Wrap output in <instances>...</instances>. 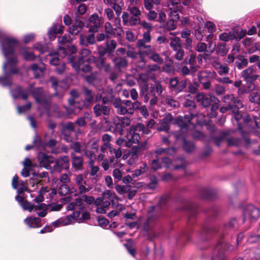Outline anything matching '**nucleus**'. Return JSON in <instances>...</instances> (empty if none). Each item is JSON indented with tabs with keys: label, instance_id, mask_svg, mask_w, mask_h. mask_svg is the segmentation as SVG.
Instances as JSON below:
<instances>
[{
	"label": "nucleus",
	"instance_id": "774afa93",
	"mask_svg": "<svg viewBox=\"0 0 260 260\" xmlns=\"http://www.w3.org/2000/svg\"><path fill=\"white\" fill-rule=\"evenodd\" d=\"M179 81L177 77H175L171 78L169 81L170 88L175 91L177 87Z\"/></svg>",
	"mask_w": 260,
	"mask_h": 260
},
{
	"label": "nucleus",
	"instance_id": "09e8293b",
	"mask_svg": "<svg viewBox=\"0 0 260 260\" xmlns=\"http://www.w3.org/2000/svg\"><path fill=\"white\" fill-rule=\"evenodd\" d=\"M187 80H181L179 81L175 91L179 93L183 91L187 86Z\"/></svg>",
	"mask_w": 260,
	"mask_h": 260
},
{
	"label": "nucleus",
	"instance_id": "f257e3e1",
	"mask_svg": "<svg viewBox=\"0 0 260 260\" xmlns=\"http://www.w3.org/2000/svg\"><path fill=\"white\" fill-rule=\"evenodd\" d=\"M238 227V222L236 218H232L229 222L224 224L220 229L212 225L205 224L202 227L200 233V238L202 240H208L213 234L220 233L223 236L228 234L230 232L234 231Z\"/></svg>",
	"mask_w": 260,
	"mask_h": 260
},
{
	"label": "nucleus",
	"instance_id": "aec40b11",
	"mask_svg": "<svg viewBox=\"0 0 260 260\" xmlns=\"http://www.w3.org/2000/svg\"><path fill=\"white\" fill-rule=\"evenodd\" d=\"M72 167L76 171L82 170L83 169V159L82 156H77L75 153L71 154Z\"/></svg>",
	"mask_w": 260,
	"mask_h": 260
},
{
	"label": "nucleus",
	"instance_id": "dca6fc26",
	"mask_svg": "<svg viewBox=\"0 0 260 260\" xmlns=\"http://www.w3.org/2000/svg\"><path fill=\"white\" fill-rule=\"evenodd\" d=\"M82 91L84 95V100L83 101L91 107L95 102V92L86 86L83 87Z\"/></svg>",
	"mask_w": 260,
	"mask_h": 260
},
{
	"label": "nucleus",
	"instance_id": "c03bdc74",
	"mask_svg": "<svg viewBox=\"0 0 260 260\" xmlns=\"http://www.w3.org/2000/svg\"><path fill=\"white\" fill-rule=\"evenodd\" d=\"M218 104H219V103L216 102V103H215V102H213L212 104V105H211V107H210L211 112L209 114V116H210V118L215 117L217 116V113L216 112V110L218 108Z\"/></svg>",
	"mask_w": 260,
	"mask_h": 260
},
{
	"label": "nucleus",
	"instance_id": "79ce46f5",
	"mask_svg": "<svg viewBox=\"0 0 260 260\" xmlns=\"http://www.w3.org/2000/svg\"><path fill=\"white\" fill-rule=\"evenodd\" d=\"M175 123L177 124L180 128H187L188 126V124H187V122L185 121L183 116H178L175 119Z\"/></svg>",
	"mask_w": 260,
	"mask_h": 260
},
{
	"label": "nucleus",
	"instance_id": "1a4fd4ad",
	"mask_svg": "<svg viewBox=\"0 0 260 260\" xmlns=\"http://www.w3.org/2000/svg\"><path fill=\"white\" fill-rule=\"evenodd\" d=\"M103 22V18L99 17L97 13H94L89 17L88 20L85 23V27L89 28V32L95 33L99 31Z\"/></svg>",
	"mask_w": 260,
	"mask_h": 260
},
{
	"label": "nucleus",
	"instance_id": "e433bc0d",
	"mask_svg": "<svg viewBox=\"0 0 260 260\" xmlns=\"http://www.w3.org/2000/svg\"><path fill=\"white\" fill-rule=\"evenodd\" d=\"M148 57L150 59L159 64H162L164 63V59L160 57L159 54L155 52H154V53H153Z\"/></svg>",
	"mask_w": 260,
	"mask_h": 260
},
{
	"label": "nucleus",
	"instance_id": "f8f14e48",
	"mask_svg": "<svg viewBox=\"0 0 260 260\" xmlns=\"http://www.w3.org/2000/svg\"><path fill=\"white\" fill-rule=\"evenodd\" d=\"M113 64L114 68L119 73H122L123 69H126L128 65V61L126 56H114L109 57Z\"/></svg>",
	"mask_w": 260,
	"mask_h": 260
},
{
	"label": "nucleus",
	"instance_id": "c85d7f7f",
	"mask_svg": "<svg viewBox=\"0 0 260 260\" xmlns=\"http://www.w3.org/2000/svg\"><path fill=\"white\" fill-rule=\"evenodd\" d=\"M117 47V42L114 40H111L106 41V47L108 49L109 52V57H112L114 55V51Z\"/></svg>",
	"mask_w": 260,
	"mask_h": 260
},
{
	"label": "nucleus",
	"instance_id": "ddd939ff",
	"mask_svg": "<svg viewBox=\"0 0 260 260\" xmlns=\"http://www.w3.org/2000/svg\"><path fill=\"white\" fill-rule=\"evenodd\" d=\"M70 167V158L68 156H61L55 161L53 167L54 171L61 172L63 170H68Z\"/></svg>",
	"mask_w": 260,
	"mask_h": 260
},
{
	"label": "nucleus",
	"instance_id": "a18cd8bd",
	"mask_svg": "<svg viewBox=\"0 0 260 260\" xmlns=\"http://www.w3.org/2000/svg\"><path fill=\"white\" fill-rule=\"evenodd\" d=\"M247 241L251 244L260 242V235L250 233L248 234Z\"/></svg>",
	"mask_w": 260,
	"mask_h": 260
},
{
	"label": "nucleus",
	"instance_id": "e2e57ef3",
	"mask_svg": "<svg viewBox=\"0 0 260 260\" xmlns=\"http://www.w3.org/2000/svg\"><path fill=\"white\" fill-rule=\"evenodd\" d=\"M116 144L120 146H125L127 147H130L131 146V142L121 138H119L117 140Z\"/></svg>",
	"mask_w": 260,
	"mask_h": 260
},
{
	"label": "nucleus",
	"instance_id": "4d7b16f0",
	"mask_svg": "<svg viewBox=\"0 0 260 260\" xmlns=\"http://www.w3.org/2000/svg\"><path fill=\"white\" fill-rule=\"evenodd\" d=\"M109 51L106 47L100 46L98 47V53L99 57H105L104 55L108 54V56L109 57Z\"/></svg>",
	"mask_w": 260,
	"mask_h": 260
},
{
	"label": "nucleus",
	"instance_id": "c756f323",
	"mask_svg": "<svg viewBox=\"0 0 260 260\" xmlns=\"http://www.w3.org/2000/svg\"><path fill=\"white\" fill-rule=\"evenodd\" d=\"M229 105H231L232 112L238 111L239 109L242 108L243 107V105L241 100L238 98H234L233 102Z\"/></svg>",
	"mask_w": 260,
	"mask_h": 260
},
{
	"label": "nucleus",
	"instance_id": "20e7f679",
	"mask_svg": "<svg viewBox=\"0 0 260 260\" xmlns=\"http://www.w3.org/2000/svg\"><path fill=\"white\" fill-rule=\"evenodd\" d=\"M11 57L6 58L7 61L4 64L3 68L6 77L0 76V84L3 86H11L12 83L9 78L11 75H16L19 73V70L17 68L18 62L16 56L12 55Z\"/></svg>",
	"mask_w": 260,
	"mask_h": 260
},
{
	"label": "nucleus",
	"instance_id": "de8ad7c7",
	"mask_svg": "<svg viewBox=\"0 0 260 260\" xmlns=\"http://www.w3.org/2000/svg\"><path fill=\"white\" fill-rule=\"evenodd\" d=\"M91 107L90 106L83 100H81L80 102H77V104L75 106V108L78 109L79 111H81L83 109H89Z\"/></svg>",
	"mask_w": 260,
	"mask_h": 260
},
{
	"label": "nucleus",
	"instance_id": "0e129e2a",
	"mask_svg": "<svg viewBox=\"0 0 260 260\" xmlns=\"http://www.w3.org/2000/svg\"><path fill=\"white\" fill-rule=\"evenodd\" d=\"M125 247L129 253L133 256L135 257L136 255V249L134 248L132 243H127L125 245Z\"/></svg>",
	"mask_w": 260,
	"mask_h": 260
},
{
	"label": "nucleus",
	"instance_id": "6e6d98bb",
	"mask_svg": "<svg viewBox=\"0 0 260 260\" xmlns=\"http://www.w3.org/2000/svg\"><path fill=\"white\" fill-rule=\"evenodd\" d=\"M128 10L131 16H140L141 12L138 7L133 6L128 8Z\"/></svg>",
	"mask_w": 260,
	"mask_h": 260
},
{
	"label": "nucleus",
	"instance_id": "f3484780",
	"mask_svg": "<svg viewBox=\"0 0 260 260\" xmlns=\"http://www.w3.org/2000/svg\"><path fill=\"white\" fill-rule=\"evenodd\" d=\"M199 196L202 199L213 200L217 197V191L214 188H204L200 191Z\"/></svg>",
	"mask_w": 260,
	"mask_h": 260
},
{
	"label": "nucleus",
	"instance_id": "473e14b6",
	"mask_svg": "<svg viewBox=\"0 0 260 260\" xmlns=\"http://www.w3.org/2000/svg\"><path fill=\"white\" fill-rule=\"evenodd\" d=\"M149 86L147 84H144L141 86L140 95L144 98L145 102H147L149 100L148 96Z\"/></svg>",
	"mask_w": 260,
	"mask_h": 260
},
{
	"label": "nucleus",
	"instance_id": "338daca9",
	"mask_svg": "<svg viewBox=\"0 0 260 260\" xmlns=\"http://www.w3.org/2000/svg\"><path fill=\"white\" fill-rule=\"evenodd\" d=\"M212 148L209 146H207L205 148L204 150L202 151L201 156L203 158L208 157L211 155V154L212 153Z\"/></svg>",
	"mask_w": 260,
	"mask_h": 260
},
{
	"label": "nucleus",
	"instance_id": "2eb2a0df",
	"mask_svg": "<svg viewBox=\"0 0 260 260\" xmlns=\"http://www.w3.org/2000/svg\"><path fill=\"white\" fill-rule=\"evenodd\" d=\"M64 27L62 25L54 24L50 27L48 31V36L51 41L54 40L57 34H62L63 32Z\"/></svg>",
	"mask_w": 260,
	"mask_h": 260
},
{
	"label": "nucleus",
	"instance_id": "864d4df0",
	"mask_svg": "<svg viewBox=\"0 0 260 260\" xmlns=\"http://www.w3.org/2000/svg\"><path fill=\"white\" fill-rule=\"evenodd\" d=\"M114 127L113 131H115L116 133H118L120 135H122L124 127L123 126L120 121L118 120L117 122H114Z\"/></svg>",
	"mask_w": 260,
	"mask_h": 260
},
{
	"label": "nucleus",
	"instance_id": "6ab92c4d",
	"mask_svg": "<svg viewBox=\"0 0 260 260\" xmlns=\"http://www.w3.org/2000/svg\"><path fill=\"white\" fill-rule=\"evenodd\" d=\"M85 23L81 20L75 18L74 20L73 25L69 27L70 33L73 36H77L79 34L81 29L85 27Z\"/></svg>",
	"mask_w": 260,
	"mask_h": 260
},
{
	"label": "nucleus",
	"instance_id": "bf43d9fd",
	"mask_svg": "<svg viewBox=\"0 0 260 260\" xmlns=\"http://www.w3.org/2000/svg\"><path fill=\"white\" fill-rule=\"evenodd\" d=\"M21 206L24 210H28L31 212L34 209V205H32L30 202L27 200H24L21 204Z\"/></svg>",
	"mask_w": 260,
	"mask_h": 260
},
{
	"label": "nucleus",
	"instance_id": "7c9ffc66",
	"mask_svg": "<svg viewBox=\"0 0 260 260\" xmlns=\"http://www.w3.org/2000/svg\"><path fill=\"white\" fill-rule=\"evenodd\" d=\"M144 50H140L139 53L140 57H145V56H150L154 52H155V49L151 47L150 45L145 46L143 48Z\"/></svg>",
	"mask_w": 260,
	"mask_h": 260
},
{
	"label": "nucleus",
	"instance_id": "9b49d317",
	"mask_svg": "<svg viewBox=\"0 0 260 260\" xmlns=\"http://www.w3.org/2000/svg\"><path fill=\"white\" fill-rule=\"evenodd\" d=\"M198 102L200 103L204 108L209 107L213 102L219 103V100L215 96L212 94H207L203 93H198L196 95Z\"/></svg>",
	"mask_w": 260,
	"mask_h": 260
},
{
	"label": "nucleus",
	"instance_id": "5701e85b",
	"mask_svg": "<svg viewBox=\"0 0 260 260\" xmlns=\"http://www.w3.org/2000/svg\"><path fill=\"white\" fill-rule=\"evenodd\" d=\"M236 59L235 63L238 69L241 70L247 66L248 60L243 55H238L236 56Z\"/></svg>",
	"mask_w": 260,
	"mask_h": 260
},
{
	"label": "nucleus",
	"instance_id": "ea45409f",
	"mask_svg": "<svg viewBox=\"0 0 260 260\" xmlns=\"http://www.w3.org/2000/svg\"><path fill=\"white\" fill-rule=\"evenodd\" d=\"M131 188L130 185H117L115 189L118 193L120 194H123L126 193L129 189Z\"/></svg>",
	"mask_w": 260,
	"mask_h": 260
},
{
	"label": "nucleus",
	"instance_id": "49530a36",
	"mask_svg": "<svg viewBox=\"0 0 260 260\" xmlns=\"http://www.w3.org/2000/svg\"><path fill=\"white\" fill-rule=\"evenodd\" d=\"M116 196L114 192L110 190H107L105 191L102 194V197H103V199H108L109 200L112 201L115 198H116Z\"/></svg>",
	"mask_w": 260,
	"mask_h": 260
},
{
	"label": "nucleus",
	"instance_id": "58836bf2",
	"mask_svg": "<svg viewBox=\"0 0 260 260\" xmlns=\"http://www.w3.org/2000/svg\"><path fill=\"white\" fill-rule=\"evenodd\" d=\"M33 143L38 148H44L46 147V143L44 142L38 135H36L33 140Z\"/></svg>",
	"mask_w": 260,
	"mask_h": 260
},
{
	"label": "nucleus",
	"instance_id": "b1692460",
	"mask_svg": "<svg viewBox=\"0 0 260 260\" xmlns=\"http://www.w3.org/2000/svg\"><path fill=\"white\" fill-rule=\"evenodd\" d=\"M89 60L94 63L98 69L101 70L104 68L106 62L105 57H96L94 56H90Z\"/></svg>",
	"mask_w": 260,
	"mask_h": 260
},
{
	"label": "nucleus",
	"instance_id": "6e6552de",
	"mask_svg": "<svg viewBox=\"0 0 260 260\" xmlns=\"http://www.w3.org/2000/svg\"><path fill=\"white\" fill-rule=\"evenodd\" d=\"M30 92L36 102L42 105L46 110L48 116L49 115V110L51 106L50 100H48L43 92L42 87H36L31 90Z\"/></svg>",
	"mask_w": 260,
	"mask_h": 260
},
{
	"label": "nucleus",
	"instance_id": "393cba45",
	"mask_svg": "<svg viewBox=\"0 0 260 260\" xmlns=\"http://www.w3.org/2000/svg\"><path fill=\"white\" fill-rule=\"evenodd\" d=\"M182 148L183 150L186 153H191L195 149L196 145L193 142L183 138Z\"/></svg>",
	"mask_w": 260,
	"mask_h": 260
},
{
	"label": "nucleus",
	"instance_id": "13d9d810",
	"mask_svg": "<svg viewBox=\"0 0 260 260\" xmlns=\"http://www.w3.org/2000/svg\"><path fill=\"white\" fill-rule=\"evenodd\" d=\"M131 138L127 139L129 142H131V145L133 143H139L140 136L139 134L134 132L133 134H130Z\"/></svg>",
	"mask_w": 260,
	"mask_h": 260
},
{
	"label": "nucleus",
	"instance_id": "9d476101",
	"mask_svg": "<svg viewBox=\"0 0 260 260\" xmlns=\"http://www.w3.org/2000/svg\"><path fill=\"white\" fill-rule=\"evenodd\" d=\"M243 222L249 220L250 222L255 221L260 217V210L252 205L247 206L243 213Z\"/></svg>",
	"mask_w": 260,
	"mask_h": 260
},
{
	"label": "nucleus",
	"instance_id": "a19ab883",
	"mask_svg": "<svg viewBox=\"0 0 260 260\" xmlns=\"http://www.w3.org/2000/svg\"><path fill=\"white\" fill-rule=\"evenodd\" d=\"M49 55L51 57L49 60V63L50 64L56 66L62 62L59 58L58 54L57 53H55L54 55H53L52 54L50 53Z\"/></svg>",
	"mask_w": 260,
	"mask_h": 260
},
{
	"label": "nucleus",
	"instance_id": "5fc2aeb1",
	"mask_svg": "<svg viewBox=\"0 0 260 260\" xmlns=\"http://www.w3.org/2000/svg\"><path fill=\"white\" fill-rule=\"evenodd\" d=\"M31 107V103L28 102L27 104L17 107V112L19 114L24 113L30 110Z\"/></svg>",
	"mask_w": 260,
	"mask_h": 260
},
{
	"label": "nucleus",
	"instance_id": "4be33fe9",
	"mask_svg": "<svg viewBox=\"0 0 260 260\" xmlns=\"http://www.w3.org/2000/svg\"><path fill=\"white\" fill-rule=\"evenodd\" d=\"M19 53L23 57V59L27 61H34L36 58V56L32 52H29L26 47L20 48Z\"/></svg>",
	"mask_w": 260,
	"mask_h": 260
},
{
	"label": "nucleus",
	"instance_id": "37998d69",
	"mask_svg": "<svg viewBox=\"0 0 260 260\" xmlns=\"http://www.w3.org/2000/svg\"><path fill=\"white\" fill-rule=\"evenodd\" d=\"M184 107L188 109V110L191 112L196 108V103L194 101L185 99V101L183 104Z\"/></svg>",
	"mask_w": 260,
	"mask_h": 260
},
{
	"label": "nucleus",
	"instance_id": "c9c22d12",
	"mask_svg": "<svg viewBox=\"0 0 260 260\" xmlns=\"http://www.w3.org/2000/svg\"><path fill=\"white\" fill-rule=\"evenodd\" d=\"M234 114V118L238 123V127L239 130L242 129V121L243 120V116L240 113L239 110L238 111L232 112Z\"/></svg>",
	"mask_w": 260,
	"mask_h": 260
},
{
	"label": "nucleus",
	"instance_id": "4c0bfd02",
	"mask_svg": "<svg viewBox=\"0 0 260 260\" xmlns=\"http://www.w3.org/2000/svg\"><path fill=\"white\" fill-rule=\"evenodd\" d=\"M158 180L155 176H152L150 177V181L147 185L148 188L154 190L156 188Z\"/></svg>",
	"mask_w": 260,
	"mask_h": 260
},
{
	"label": "nucleus",
	"instance_id": "4468645a",
	"mask_svg": "<svg viewBox=\"0 0 260 260\" xmlns=\"http://www.w3.org/2000/svg\"><path fill=\"white\" fill-rule=\"evenodd\" d=\"M38 160L41 167L47 170H50L52 168L50 164L55 161V158L52 155H48L44 152H41L39 153Z\"/></svg>",
	"mask_w": 260,
	"mask_h": 260
},
{
	"label": "nucleus",
	"instance_id": "3c124183",
	"mask_svg": "<svg viewBox=\"0 0 260 260\" xmlns=\"http://www.w3.org/2000/svg\"><path fill=\"white\" fill-rule=\"evenodd\" d=\"M84 209V207H79V210L74 211L72 214L68 216L67 219H68L69 221L70 222V218H72L76 220L78 219L81 213V211L83 210Z\"/></svg>",
	"mask_w": 260,
	"mask_h": 260
},
{
	"label": "nucleus",
	"instance_id": "052dcab7",
	"mask_svg": "<svg viewBox=\"0 0 260 260\" xmlns=\"http://www.w3.org/2000/svg\"><path fill=\"white\" fill-rule=\"evenodd\" d=\"M141 22L140 16H131L129 21V25L131 26L140 24Z\"/></svg>",
	"mask_w": 260,
	"mask_h": 260
},
{
	"label": "nucleus",
	"instance_id": "423d86ee",
	"mask_svg": "<svg viewBox=\"0 0 260 260\" xmlns=\"http://www.w3.org/2000/svg\"><path fill=\"white\" fill-rule=\"evenodd\" d=\"M254 69L252 67H249L244 70L241 73V76L246 82L247 88L246 89H239V92L242 93H248L255 89V85L253 83L258 78L259 75H253Z\"/></svg>",
	"mask_w": 260,
	"mask_h": 260
},
{
	"label": "nucleus",
	"instance_id": "412c9836",
	"mask_svg": "<svg viewBox=\"0 0 260 260\" xmlns=\"http://www.w3.org/2000/svg\"><path fill=\"white\" fill-rule=\"evenodd\" d=\"M24 222L30 228H38L42 226L41 219L39 217L29 216L24 219Z\"/></svg>",
	"mask_w": 260,
	"mask_h": 260
},
{
	"label": "nucleus",
	"instance_id": "7ed1b4c3",
	"mask_svg": "<svg viewBox=\"0 0 260 260\" xmlns=\"http://www.w3.org/2000/svg\"><path fill=\"white\" fill-rule=\"evenodd\" d=\"M184 209L188 212V227L183 232L181 235L177 239L178 245H184L186 242L190 241V234L192 230L190 225L194 222L197 215L199 212L198 206L193 203L188 202L184 206Z\"/></svg>",
	"mask_w": 260,
	"mask_h": 260
},
{
	"label": "nucleus",
	"instance_id": "603ef678",
	"mask_svg": "<svg viewBox=\"0 0 260 260\" xmlns=\"http://www.w3.org/2000/svg\"><path fill=\"white\" fill-rule=\"evenodd\" d=\"M124 105H125L128 114H133L134 113V106L133 102L130 100H123Z\"/></svg>",
	"mask_w": 260,
	"mask_h": 260
},
{
	"label": "nucleus",
	"instance_id": "a878e982",
	"mask_svg": "<svg viewBox=\"0 0 260 260\" xmlns=\"http://www.w3.org/2000/svg\"><path fill=\"white\" fill-rule=\"evenodd\" d=\"M14 98L15 99L21 98L24 100L28 99V94L26 92L24 91L21 86H18L14 90Z\"/></svg>",
	"mask_w": 260,
	"mask_h": 260
},
{
	"label": "nucleus",
	"instance_id": "680f3d73",
	"mask_svg": "<svg viewBox=\"0 0 260 260\" xmlns=\"http://www.w3.org/2000/svg\"><path fill=\"white\" fill-rule=\"evenodd\" d=\"M66 70V63L62 61L56 66L55 71L59 75H62Z\"/></svg>",
	"mask_w": 260,
	"mask_h": 260
},
{
	"label": "nucleus",
	"instance_id": "f03ea898",
	"mask_svg": "<svg viewBox=\"0 0 260 260\" xmlns=\"http://www.w3.org/2000/svg\"><path fill=\"white\" fill-rule=\"evenodd\" d=\"M90 53V51L88 49H84L80 51L79 56L69 55L67 56L68 62L79 73H90L92 70V67L90 65L92 63L89 60L90 57H86L83 56V54L86 56Z\"/></svg>",
	"mask_w": 260,
	"mask_h": 260
},
{
	"label": "nucleus",
	"instance_id": "8fccbe9b",
	"mask_svg": "<svg viewBox=\"0 0 260 260\" xmlns=\"http://www.w3.org/2000/svg\"><path fill=\"white\" fill-rule=\"evenodd\" d=\"M69 186L67 184H62L60 185L58 189V194L60 196H64L67 194L69 191Z\"/></svg>",
	"mask_w": 260,
	"mask_h": 260
},
{
	"label": "nucleus",
	"instance_id": "72a5a7b5",
	"mask_svg": "<svg viewBox=\"0 0 260 260\" xmlns=\"http://www.w3.org/2000/svg\"><path fill=\"white\" fill-rule=\"evenodd\" d=\"M141 151V148L139 145L133 146L128 150V155L131 156L133 158H137L139 156V154Z\"/></svg>",
	"mask_w": 260,
	"mask_h": 260
},
{
	"label": "nucleus",
	"instance_id": "f704fd0d",
	"mask_svg": "<svg viewBox=\"0 0 260 260\" xmlns=\"http://www.w3.org/2000/svg\"><path fill=\"white\" fill-rule=\"evenodd\" d=\"M171 41L170 43V45L172 49L183 46V44L182 43L179 37H175L172 38H171Z\"/></svg>",
	"mask_w": 260,
	"mask_h": 260
},
{
	"label": "nucleus",
	"instance_id": "69168bd1",
	"mask_svg": "<svg viewBox=\"0 0 260 260\" xmlns=\"http://www.w3.org/2000/svg\"><path fill=\"white\" fill-rule=\"evenodd\" d=\"M140 58V60L136 62V66L137 68H139L140 70H142L145 68L146 61L144 57Z\"/></svg>",
	"mask_w": 260,
	"mask_h": 260
},
{
	"label": "nucleus",
	"instance_id": "cd10ccee",
	"mask_svg": "<svg viewBox=\"0 0 260 260\" xmlns=\"http://www.w3.org/2000/svg\"><path fill=\"white\" fill-rule=\"evenodd\" d=\"M229 49L226 47L225 43H219L217 45L216 52L218 55L221 56H225L228 52Z\"/></svg>",
	"mask_w": 260,
	"mask_h": 260
},
{
	"label": "nucleus",
	"instance_id": "a211bd4d",
	"mask_svg": "<svg viewBox=\"0 0 260 260\" xmlns=\"http://www.w3.org/2000/svg\"><path fill=\"white\" fill-rule=\"evenodd\" d=\"M93 111L96 117H100L102 114L108 116L110 113V107L107 105H101L96 104L93 108Z\"/></svg>",
	"mask_w": 260,
	"mask_h": 260
},
{
	"label": "nucleus",
	"instance_id": "0eeeda50",
	"mask_svg": "<svg viewBox=\"0 0 260 260\" xmlns=\"http://www.w3.org/2000/svg\"><path fill=\"white\" fill-rule=\"evenodd\" d=\"M234 246L225 242L223 240H219L216 244L213 251L211 260H226L225 251H232Z\"/></svg>",
	"mask_w": 260,
	"mask_h": 260
},
{
	"label": "nucleus",
	"instance_id": "bb28decb",
	"mask_svg": "<svg viewBox=\"0 0 260 260\" xmlns=\"http://www.w3.org/2000/svg\"><path fill=\"white\" fill-rule=\"evenodd\" d=\"M230 134V131H222L220 133V135L218 137H215L213 138V140L215 144L219 147L221 145V142L225 140L227 136H229Z\"/></svg>",
	"mask_w": 260,
	"mask_h": 260
},
{
	"label": "nucleus",
	"instance_id": "2f4dec72",
	"mask_svg": "<svg viewBox=\"0 0 260 260\" xmlns=\"http://www.w3.org/2000/svg\"><path fill=\"white\" fill-rule=\"evenodd\" d=\"M172 49L174 51L176 52L174 55V58L178 61L182 60L185 54L183 46L181 47H177L176 48H173Z\"/></svg>",
	"mask_w": 260,
	"mask_h": 260
},
{
	"label": "nucleus",
	"instance_id": "39448f33",
	"mask_svg": "<svg viewBox=\"0 0 260 260\" xmlns=\"http://www.w3.org/2000/svg\"><path fill=\"white\" fill-rule=\"evenodd\" d=\"M0 43L6 58L9 55H13L16 47L18 45V41L12 38L4 37L2 31L0 30Z\"/></svg>",
	"mask_w": 260,
	"mask_h": 260
}]
</instances>
